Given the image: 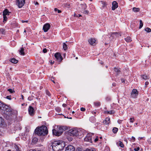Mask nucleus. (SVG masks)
<instances>
[{"label":"nucleus","mask_w":151,"mask_h":151,"mask_svg":"<svg viewBox=\"0 0 151 151\" xmlns=\"http://www.w3.org/2000/svg\"><path fill=\"white\" fill-rule=\"evenodd\" d=\"M22 23H24V22H28V21L27 20H26V21H24V20H22Z\"/></svg>","instance_id":"obj_46"},{"label":"nucleus","mask_w":151,"mask_h":151,"mask_svg":"<svg viewBox=\"0 0 151 151\" xmlns=\"http://www.w3.org/2000/svg\"><path fill=\"white\" fill-rule=\"evenodd\" d=\"M50 26L49 24L47 23L45 24L43 27V30L45 32H47L50 29Z\"/></svg>","instance_id":"obj_10"},{"label":"nucleus","mask_w":151,"mask_h":151,"mask_svg":"<svg viewBox=\"0 0 151 151\" xmlns=\"http://www.w3.org/2000/svg\"><path fill=\"white\" fill-rule=\"evenodd\" d=\"M58 13H60L61 12V11L60 10H59L58 9Z\"/></svg>","instance_id":"obj_54"},{"label":"nucleus","mask_w":151,"mask_h":151,"mask_svg":"<svg viewBox=\"0 0 151 151\" xmlns=\"http://www.w3.org/2000/svg\"><path fill=\"white\" fill-rule=\"evenodd\" d=\"M132 140H133L134 141L135 140V138L134 137H133V136L132 137Z\"/></svg>","instance_id":"obj_48"},{"label":"nucleus","mask_w":151,"mask_h":151,"mask_svg":"<svg viewBox=\"0 0 151 151\" xmlns=\"http://www.w3.org/2000/svg\"><path fill=\"white\" fill-rule=\"evenodd\" d=\"M38 140V139L36 138H34L32 139V142H34V143H36L37 142Z\"/></svg>","instance_id":"obj_32"},{"label":"nucleus","mask_w":151,"mask_h":151,"mask_svg":"<svg viewBox=\"0 0 151 151\" xmlns=\"http://www.w3.org/2000/svg\"><path fill=\"white\" fill-rule=\"evenodd\" d=\"M19 53L21 55H24L25 54L24 52V48L23 47H22L20 48V50H19Z\"/></svg>","instance_id":"obj_17"},{"label":"nucleus","mask_w":151,"mask_h":151,"mask_svg":"<svg viewBox=\"0 0 151 151\" xmlns=\"http://www.w3.org/2000/svg\"><path fill=\"white\" fill-rule=\"evenodd\" d=\"M138 139H142V137H139Z\"/></svg>","instance_id":"obj_63"},{"label":"nucleus","mask_w":151,"mask_h":151,"mask_svg":"<svg viewBox=\"0 0 151 151\" xmlns=\"http://www.w3.org/2000/svg\"><path fill=\"white\" fill-rule=\"evenodd\" d=\"M117 34V33H112V34L113 35H115V34Z\"/></svg>","instance_id":"obj_62"},{"label":"nucleus","mask_w":151,"mask_h":151,"mask_svg":"<svg viewBox=\"0 0 151 151\" xmlns=\"http://www.w3.org/2000/svg\"><path fill=\"white\" fill-rule=\"evenodd\" d=\"M142 78L145 80H146L148 78V76L146 75H143L142 76Z\"/></svg>","instance_id":"obj_33"},{"label":"nucleus","mask_w":151,"mask_h":151,"mask_svg":"<svg viewBox=\"0 0 151 151\" xmlns=\"http://www.w3.org/2000/svg\"><path fill=\"white\" fill-rule=\"evenodd\" d=\"M64 143L60 141H55L52 143V147L54 151H60L63 149Z\"/></svg>","instance_id":"obj_2"},{"label":"nucleus","mask_w":151,"mask_h":151,"mask_svg":"<svg viewBox=\"0 0 151 151\" xmlns=\"http://www.w3.org/2000/svg\"><path fill=\"white\" fill-rule=\"evenodd\" d=\"M14 147L15 149L17 151H19L20 148H19L18 146L16 144H14Z\"/></svg>","instance_id":"obj_24"},{"label":"nucleus","mask_w":151,"mask_h":151,"mask_svg":"<svg viewBox=\"0 0 151 151\" xmlns=\"http://www.w3.org/2000/svg\"><path fill=\"white\" fill-rule=\"evenodd\" d=\"M28 110L29 111V113L30 116H32L34 115V109L32 107V106H29Z\"/></svg>","instance_id":"obj_11"},{"label":"nucleus","mask_w":151,"mask_h":151,"mask_svg":"<svg viewBox=\"0 0 151 151\" xmlns=\"http://www.w3.org/2000/svg\"><path fill=\"white\" fill-rule=\"evenodd\" d=\"M8 91H9L10 93H12L13 92V90L12 89H9L8 90Z\"/></svg>","instance_id":"obj_41"},{"label":"nucleus","mask_w":151,"mask_h":151,"mask_svg":"<svg viewBox=\"0 0 151 151\" xmlns=\"http://www.w3.org/2000/svg\"><path fill=\"white\" fill-rule=\"evenodd\" d=\"M3 22H6V21L7 18L6 16H3Z\"/></svg>","instance_id":"obj_36"},{"label":"nucleus","mask_w":151,"mask_h":151,"mask_svg":"<svg viewBox=\"0 0 151 151\" xmlns=\"http://www.w3.org/2000/svg\"><path fill=\"white\" fill-rule=\"evenodd\" d=\"M63 47L64 50H66L67 49V45L65 43H63Z\"/></svg>","instance_id":"obj_26"},{"label":"nucleus","mask_w":151,"mask_h":151,"mask_svg":"<svg viewBox=\"0 0 151 151\" xmlns=\"http://www.w3.org/2000/svg\"><path fill=\"white\" fill-rule=\"evenodd\" d=\"M138 92L136 89H133L131 93V97L134 98H136L138 95Z\"/></svg>","instance_id":"obj_9"},{"label":"nucleus","mask_w":151,"mask_h":151,"mask_svg":"<svg viewBox=\"0 0 151 151\" xmlns=\"http://www.w3.org/2000/svg\"><path fill=\"white\" fill-rule=\"evenodd\" d=\"M54 56L56 60L59 62H60L63 59V58L60 53L57 52L55 54Z\"/></svg>","instance_id":"obj_7"},{"label":"nucleus","mask_w":151,"mask_h":151,"mask_svg":"<svg viewBox=\"0 0 151 151\" xmlns=\"http://www.w3.org/2000/svg\"><path fill=\"white\" fill-rule=\"evenodd\" d=\"M79 132L75 129H70L69 132V134L70 136L77 137L79 135Z\"/></svg>","instance_id":"obj_5"},{"label":"nucleus","mask_w":151,"mask_h":151,"mask_svg":"<svg viewBox=\"0 0 151 151\" xmlns=\"http://www.w3.org/2000/svg\"><path fill=\"white\" fill-rule=\"evenodd\" d=\"M82 5L81 8L82 9H83L84 10H85L86 9L87 6L86 4H81Z\"/></svg>","instance_id":"obj_23"},{"label":"nucleus","mask_w":151,"mask_h":151,"mask_svg":"<svg viewBox=\"0 0 151 151\" xmlns=\"http://www.w3.org/2000/svg\"><path fill=\"white\" fill-rule=\"evenodd\" d=\"M34 97L32 96H31L28 97V99L29 101H31L33 99Z\"/></svg>","instance_id":"obj_34"},{"label":"nucleus","mask_w":151,"mask_h":151,"mask_svg":"<svg viewBox=\"0 0 151 151\" xmlns=\"http://www.w3.org/2000/svg\"><path fill=\"white\" fill-rule=\"evenodd\" d=\"M110 122V119L109 118H106L103 121V123L105 124H109Z\"/></svg>","instance_id":"obj_15"},{"label":"nucleus","mask_w":151,"mask_h":151,"mask_svg":"<svg viewBox=\"0 0 151 151\" xmlns=\"http://www.w3.org/2000/svg\"><path fill=\"white\" fill-rule=\"evenodd\" d=\"M95 41V40L93 39H91L88 41L89 44L91 45H93V44H94Z\"/></svg>","instance_id":"obj_16"},{"label":"nucleus","mask_w":151,"mask_h":151,"mask_svg":"<svg viewBox=\"0 0 151 151\" xmlns=\"http://www.w3.org/2000/svg\"><path fill=\"white\" fill-rule=\"evenodd\" d=\"M132 10L134 12H137L139 11L140 9L138 8L134 7Z\"/></svg>","instance_id":"obj_22"},{"label":"nucleus","mask_w":151,"mask_h":151,"mask_svg":"<svg viewBox=\"0 0 151 151\" xmlns=\"http://www.w3.org/2000/svg\"><path fill=\"white\" fill-rule=\"evenodd\" d=\"M32 151H40V150L36 151V150H32Z\"/></svg>","instance_id":"obj_64"},{"label":"nucleus","mask_w":151,"mask_h":151,"mask_svg":"<svg viewBox=\"0 0 151 151\" xmlns=\"http://www.w3.org/2000/svg\"><path fill=\"white\" fill-rule=\"evenodd\" d=\"M118 122L119 124L121 123V120H118Z\"/></svg>","instance_id":"obj_53"},{"label":"nucleus","mask_w":151,"mask_h":151,"mask_svg":"<svg viewBox=\"0 0 151 151\" xmlns=\"http://www.w3.org/2000/svg\"><path fill=\"white\" fill-rule=\"evenodd\" d=\"M134 118H130L129 119V120H130V122H131V123H133L134 121Z\"/></svg>","instance_id":"obj_37"},{"label":"nucleus","mask_w":151,"mask_h":151,"mask_svg":"<svg viewBox=\"0 0 151 151\" xmlns=\"http://www.w3.org/2000/svg\"><path fill=\"white\" fill-rule=\"evenodd\" d=\"M58 9L57 8H55L54 9V11L55 12H57V11H58Z\"/></svg>","instance_id":"obj_55"},{"label":"nucleus","mask_w":151,"mask_h":151,"mask_svg":"<svg viewBox=\"0 0 151 151\" xmlns=\"http://www.w3.org/2000/svg\"><path fill=\"white\" fill-rule=\"evenodd\" d=\"M50 63L51 65H52L54 63V61H53V62H52V61H50Z\"/></svg>","instance_id":"obj_44"},{"label":"nucleus","mask_w":151,"mask_h":151,"mask_svg":"<svg viewBox=\"0 0 151 151\" xmlns=\"http://www.w3.org/2000/svg\"><path fill=\"white\" fill-rule=\"evenodd\" d=\"M121 81L122 83L124 82V83L125 80L123 78H122L121 79Z\"/></svg>","instance_id":"obj_47"},{"label":"nucleus","mask_w":151,"mask_h":151,"mask_svg":"<svg viewBox=\"0 0 151 151\" xmlns=\"http://www.w3.org/2000/svg\"><path fill=\"white\" fill-rule=\"evenodd\" d=\"M10 61L12 63H17L18 61L15 58H13L10 60Z\"/></svg>","instance_id":"obj_18"},{"label":"nucleus","mask_w":151,"mask_h":151,"mask_svg":"<svg viewBox=\"0 0 151 151\" xmlns=\"http://www.w3.org/2000/svg\"><path fill=\"white\" fill-rule=\"evenodd\" d=\"M94 105L96 106H99L100 105V102H95L94 103Z\"/></svg>","instance_id":"obj_29"},{"label":"nucleus","mask_w":151,"mask_h":151,"mask_svg":"<svg viewBox=\"0 0 151 151\" xmlns=\"http://www.w3.org/2000/svg\"><path fill=\"white\" fill-rule=\"evenodd\" d=\"M139 150V147H137V148H135L134 149V150L135 151H138Z\"/></svg>","instance_id":"obj_38"},{"label":"nucleus","mask_w":151,"mask_h":151,"mask_svg":"<svg viewBox=\"0 0 151 151\" xmlns=\"http://www.w3.org/2000/svg\"><path fill=\"white\" fill-rule=\"evenodd\" d=\"M5 29L2 28L0 29V32L3 35H4L5 33Z\"/></svg>","instance_id":"obj_27"},{"label":"nucleus","mask_w":151,"mask_h":151,"mask_svg":"<svg viewBox=\"0 0 151 151\" xmlns=\"http://www.w3.org/2000/svg\"><path fill=\"white\" fill-rule=\"evenodd\" d=\"M35 4V5H37V4H39L37 2H36Z\"/></svg>","instance_id":"obj_59"},{"label":"nucleus","mask_w":151,"mask_h":151,"mask_svg":"<svg viewBox=\"0 0 151 151\" xmlns=\"http://www.w3.org/2000/svg\"><path fill=\"white\" fill-rule=\"evenodd\" d=\"M84 151H91V150L87 148L86 149V150H84Z\"/></svg>","instance_id":"obj_51"},{"label":"nucleus","mask_w":151,"mask_h":151,"mask_svg":"<svg viewBox=\"0 0 151 151\" xmlns=\"http://www.w3.org/2000/svg\"><path fill=\"white\" fill-rule=\"evenodd\" d=\"M42 51L43 53H45L47 52V50L46 48H44L43 49Z\"/></svg>","instance_id":"obj_40"},{"label":"nucleus","mask_w":151,"mask_h":151,"mask_svg":"<svg viewBox=\"0 0 151 151\" xmlns=\"http://www.w3.org/2000/svg\"><path fill=\"white\" fill-rule=\"evenodd\" d=\"M99 63H101V65H103V61H101L100 62H99Z\"/></svg>","instance_id":"obj_52"},{"label":"nucleus","mask_w":151,"mask_h":151,"mask_svg":"<svg viewBox=\"0 0 151 151\" xmlns=\"http://www.w3.org/2000/svg\"><path fill=\"white\" fill-rule=\"evenodd\" d=\"M114 113V110H111L109 111H105V113L107 114H113Z\"/></svg>","instance_id":"obj_19"},{"label":"nucleus","mask_w":151,"mask_h":151,"mask_svg":"<svg viewBox=\"0 0 151 151\" xmlns=\"http://www.w3.org/2000/svg\"><path fill=\"white\" fill-rule=\"evenodd\" d=\"M137 123H135L134 124V126H136V125H137Z\"/></svg>","instance_id":"obj_60"},{"label":"nucleus","mask_w":151,"mask_h":151,"mask_svg":"<svg viewBox=\"0 0 151 151\" xmlns=\"http://www.w3.org/2000/svg\"><path fill=\"white\" fill-rule=\"evenodd\" d=\"M93 135V134L91 133L88 134L84 138L85 141L92 143V142L91 139L92 136Z\"/></svg>","instance_id":"obj_8"},{"label":"nucleus","mask_w":151,"mask_h":151,"mask_svg":"<svg viewBox=\"0 0 151 151\" xmlns=\"http://www.w3.org/2000/svg\"><path fill=\"white\" fill-rule=\"evenodd\" d=\"M148 84H149V82L147 81H146L145 83V85L146 86L148 85Z\"/></svg>","instance_id":"obj_50"},{"label":"nucleus","mask_w":151,"mask_h":151,"mask_svg":"<svg viewBox=\"0 0 151 151\" xmlns=\"http://www.w3.org/2000/svg\"><path fill=\"white\" fill-rule=\"evenodd\" d=\"M81 15L79 14H78V15H77V17H81Z\"/></svg>","instance_id":"obj_56"},{"label":"nucleus","mask_w":151,"mask_h":151,"mask_svg":"<svg viewBox=\"0 0 151 151\" xmlns=\"http://www.w3.org/2000/svg\"><path fill=\"white\" fill-rule=\"evenodd\" d=\"M6 98L7 99H8L9 100H10L11 99V96H7L6 97Z\"/></svg>","instance_id":"obj_43"},{"label":"nucleus","mask_w":151,"mask_h":151,"mask_svg":"<svg viewBox=\"0 0 151 151\" xmlns=\"http://www.w3.org/2000/svg\"><path fill=\"white\" fill-rule=\"evenodd\" d=\"M98 140V137H96V138L94 139V141L95 142H96Z\"/></svg>","instance_id":"obj_45"},{"label":"nucleus","mask_w":151,"mask_h":151,"mask_svg":"<svg viewBox=\"0 0 151 151\" xmlns=\"http://www.w3.org/2000/svg\"><path fill=\"white\" fill-rule=\"evenodd\" d=\"M114 71L115 72H118V73H119V72L120 71L119 69V68H116V67L114 68Z\"/></svg>","instance_id":"obj_31"},{"label":"nucleus","mask_w":151,"mask_h":151,"mask_svg":"<svg viewBox=\"0 0 151 151\" xmlns=\"http://www.w3.org/2000/svg\"><path fill=\"white\" fill-rule=\"evenodd\" d=\"M21 96H22V99H23V97H24V96H23V95H21Z\"/></svg>","instance_id":"obj_61"},{"label":"nucleus","mask_w":151,"mask_h":151,"mask_svg":"<svg viewBox=\"0 0 151 151\" xmlns=\"http://www.w3.org/2000/svg\"><path fill=\"white\" fill-rule=\"evenodd\" d=\"M77 15L76 14H74V16L75 17H77Z\"/></svg>","instance_id":"obj_58"},{"label":"nucleus","mask_w":151,"mask_h":151,"mask_svg":"<svg viewBox=\"0 0 151 151\" xmlns=\"http://www.w3.org/2000/svg\"><path fill=\"white\" fill-rule=\"evenodd\" d=\"M117 145L119 146L122 147H123L124 146V145L122 142L121 141H119L117 143Z\"/></svg>","instance_id":"obj_20"},{"label":"nucleus","mask_w":151,"mask_h":151,"mask_svg":"<svg viewBox=\"0 0 151 151\" xmlns=\"http://www.w3.org/2000/svg\"><path fill=\"white\" fill-rule=\"evenodd\" d=\"M118 130V129L116 127H114L113 129V132L114 133H116L117 132Z\"/></svg>","instance_id":"obj_25"},{"label":"nucleus","mask_w":151,"mask_h":151,"mask_svg":"<svg viewBox=\"0 0 151 151\" xmlns=\"http://www.w3.org/2000/svg\"><path fill=\"white\" fill-rule=\"evenodd\" d=\"M47 95H48L49 96H50V95H49V93L48 92H47Z\"/></svg>","instance_id":"obj_57"},{"label":"nucleus","mask_w":151,"mask_h":151,"mask_svg":"<svg viewBox=\"0 0 151 151\" xmlns=\"http://www.w3.org/2000/svg\"><path fill=\"white\" fill-rule=\"evenodd\" d=\"M75 150V148L73 145H68L66 148L65 151H74Z\"/></svg>","instance_id":"obj_12"},{"label":"nucleus","mask_w":151,"mask_h":151,"mask_svg":"<svg viewBox=\"0 0 151 151\" xmlns=\"http://www.w3.org/2000/svg\"><path fill=\"white\" fill-rule=\"evenodd\" d=\"M83 12L85 14H88V11L87 10H85Z\"/></svg>","instance_id":"obj_39"},{"label":"nucleus","mask_w":151,"mask_h":151,"mask_svg":"<svg viewBox=\"0 0 151 151\" xmlns=\"http://www.w3.org/2000/svg\"><path fill=\"white\" fill-rule=\"evenodd\" d=\"M67 106V105L66 104H63V107H65Z\"/></svg>","instance_id":"obj_49"},{"label":"nucleus","mask_w":151,"mask_h":151,"mask_svg":"<svg viewBox=\"0 0 151 151\" xmlns=\"http://www.w3.org/2000/svg\"><path fill=\"white\" fill-rule=\"evenodd\" d=\"M35 133L38 135H45L47 134L48 131L47 127L44 125L37 128L35 130Z\"/></svg>","instance_id":"obj_3"},{"label":"nucleus","mask_w":151,"mask_h":151,"mask_svg":"<svg viewBox=\"0 0 151 151\" xmlns=\"http://www.w3.org/2000/svg\"><path fill=\"white\" fill-rule=\"evenodd\" d=\"M86 109L85 108L82 107L81 108V110L82 111H85Z\"/></svg>","instance_id":"obj_42"},{"label":"nucleus","mask_w":151,"mask_h":151,"mask_svg":"<svg viewBox=\"0 0 151 151\" xmlns=\"http://www.w3.org/2000/svg\"><path fill=\"white\" fill-rule=\"evenodd\" d=\"M145 31H146L147 32H150L151 31V29H150L148 27H147L145 29Z\"/></svg>","instance_id":"obj_30"},{"label":"nucleus","mask_w":151,"mask_h":151,"mask_svg":"<svg viewBox=\"0 0 151 151\" xmlns=\"http://www.w3.org/2000/svg\"><path fill=\"white\" fill-rule=\"evenodd\" d=\"M140 25L139 27V29H141L143 26V24L142 22V21L141 20L139 21Z\"/></svg>","instance_id":"obj_28"},{"label":"nucleus","mask_w":151,"mask_h":151,"mask_svg":"<svg viewBox=\"0 0 151 151\" xmlns=\"http://www.w3.org/2000/svg\"><path fill=\"white\" fill-rule=\"evenodd\" d=\"M0 109L2 113L7 115V119H9V116L10 118H12L11 116H12V114L11 109L8 106L1 101H0Z\"/></svg>","instance_id":"obj_1"},{"label":"nucleus","mask_w":151,"mask_h":151,"mask_svg":"<svg viewBox=\"0 0 151 151\" xmlns=\"http://www.w3.org/2000/svg\"><path fill=\"white\" fill-rule=\"evenodd\" d=\"M65 128L64 127L60 126L57 129L52 130V133L54 135L57 136H59L63 133L65 130Z\"/></svg>","instance_id":"obj_4"},{"label":"nucleus","mask_w":151,"mask_h":151,"mask_svg":"<svg viewBox=\"0 0 151 151\" xmlns=\"http://www.w3.org/2000/svg\"><path fill=\"white\" fill-rule=\"evenodd\" d=\"M25 0H16V5L19 8L22 7L25 3Z\"/></svg>","instance_id":"obj_6"},{"label":"nucleus","mask_w":151,"mask_h":151,"mask_svg":"<svg viewBox=\"0 0 151 151\" xmlns=\"http://www.w3.org/2000/svg\"><path fill=\"white\" fill-rule=\"evenodd\" d=\"M3 122V120L2 118L0 117V126L2 124V123Z\"/></svg>","instance_id":"obj_35"},{"label":"nucleus","mask_w":151,"mask_h":151,"mask_svg":"<svg viewBox=\"0 0 151 151\" xmlns=\"http://www.w3.org/2000/svg\"><path fill=\"white\" fill-rule=\"evenodd\" d=\"M124 39L127 42H130L132 41V40L130 37L129 36L126 38H125Z\"/></svg>","instance_id":"obj_21"},{"label":"nucleus","mask_w":151,"mask_h":151,"mask_svg":"<svg viewBox=\"0 0 151 151\" xmlns=\"http://www.w3.org/2000/svg\"><path fill=\"white\" fill-rule=\"evenodd\" d=\"M118 7V3L116 1H114L112 3V9L113 10H115Z\"/></svg>","instance_id":"obj_13"},{"label":"nucleus","mask_w":151,"mask_h":151,"mask_svg":"<svg viewBox=\"0 0 151 151\" xmlns=\"http://www.w3.org/2000/svg\"><path fill=\"white\" fill-rule=\"evenodd\" d=\"M10 13V12L7 9H6L3 12V16L9 15Z\"/></svg>","instance_id":"obj_14"}]
</instances>
